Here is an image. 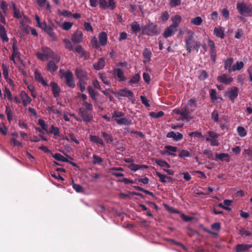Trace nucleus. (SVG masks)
<instances>
[{
	"mask_svg": "<svg viewBox=\"0 0 252 252\" xmlns=\"http://www.w3.org/2000/svg\"><path fill=\"white\" fill-rule=\"evenodd\" d=\"M75 75L78 79L77 85L79 87L81 92L86 90V86L87 85V81L89 80L88 73L82 68L77 67L75 71Z\"/></svg>",
	"mask_w": 252,
	"mask_h": 252,
	"instance_id": "1",
	"label": "nucleus"
},
{
	"mask_svg": "<svg viewBox=\"0 0 252 252\" xmlns=\"http://www.w3.org/2000/svg\"><path fill=\"white\" fill-rule=\"evenodd\" d=\"M42 53L37 52L36 56L37 58L42 61H45L49 58L53 59L57 63L60 62V57L56 54L50 48L47 47L41 48Z\"/></svg>",
	"mask_w": 252,
	"mask_h": 252,
	"instance_id": "2",
	"label": "nucleus"
},
{
	"mask_svg": "<svg viewBox=\"0 0 252 252\" xmlns=\"http://www.w3.org/2000/svg\"><path fill=\"white\" fill-rule=\"evenodd\" d=\"M142 34L149 36L157 35L160 33V29L157 24L150 23L142 27Z\"/></svg>",
	"mask_w": 252,
	"mask_h": 252,
	"instance_id": "3",
	"label": "nucleus"
},
{
	"mask_svg": "<svg viewBox=\"0 0 252 252\" xmlns=\"http://www.w3.org/2000/svg\"><path fill=\"white\" fill-rule=\"evenodd\" d=\"M185 43L186 49L189 53H191L192 49L198 52L201 46V43L196 41L192 34L189 35L186 38Z\"/></svg>",
	"mask_w": 252,
	"mask_h": 252,
	"instance_id": "4",
	"label": "nucleus"
},
{
	"mask_svg": "<svg viewBox=\"0 0 252 252\" xmlns=\"http://www.w3.org/2000/svg\"><path fill=\"white\" fill-rule=\"evenodd\" d=\"M236 8L239 13L245 17L252 16V5L248 4L245 2H238Z\"/></svg>",
	"mask_w": 252,
	"mask_h": 252,
	"instance_id": "5",
	"label": "nucleus"
},
{
	"mask_svg": "<svg viewBox=\"0 0 252 252\" xmlns=\"http://www.w3.org/2000/svg\"><path fill=\"white\" fill-rule=\"evenodd\" d=\"M112 93L118 99H120L121 97H126L130 100H132L134 98L133 92L126 88L121 89L117 92H113Z\"/></svg>",
	"mask_w": 252,
	"mask_h": 252,
	"instance_id": "6",
	"label": "nucleus"
},
{
	"mask_svg": "<svg viewBox=\"0 0 252 252\" xmlns=\"http://www.w3.org/2000/svg\"><path fill=\"white\" fill-rule=\"evenodd\" d=\"M62 76L65 79V83L66 86L71 88H74L75 83L72 72L70 70H67L64 72Z\"/></svg>",
	"mask_w": 252,
	"mask_h": 252,
	"instance_id": "7",
	"label": "nucleus"
},
{
	"mask_svg": "<svg viewBox=\"0 0 252 252\" xmlns=\"http://www.w3.org/2000/svg\"><path fill=\"white\" fill-rule=\"evenodd\" d=\"M239 90L236 87H232L227 89L225 95L228 97L232 103L238 95Z\"/></svg>",
	"mask_w": 252,
	"mask_h": 252,
	"instance_id": "8",
	"label": "nucleus"
},
{
	"mask_svg": "<svg viewBox=\"0 0 252 252\" xmlns=\"http://www.w3.org/2000/svg\"><path fill=\"white\" fill-rule=\"evenodd\" d=\"M83 33L79 30H77L72 35L71 40L74 44H79L82 42Z\"/></svg>",
	"mask_w": 252,
	"mask_h": 252,
	"instance_id": "9",
	"label": "nucleus"
},
{
	"mask_svg": "<svg viewBox=\"0 0 252 252\" xmlns=\"http://www.w3.org/2000/svg\"><path fill=\"white\" fill-rule=\"evenodd\" d=\"M42 28H41L45 32H46L49 36L53 38V40H56V36L53 31V27L50 25H48L45 21L43 22Z\"/></svg>",
	"mask_w": 252,
	"mask_h": 252,
	"instance_id": "10",
	"label": "nucleus"
},
{
	"mask_svg": "<svg viewBox=\"0 0 252 252\" xmlns=\"http://www.w3.org/2000/svg\"><path fill=\"white\" fill-rule=\"evenodd\" d=\"M88 111L81 108L79 110V115L82 117L83 120L86 122H90L93 119L92 114H90Z\"/></svg>",
	"mask_w": 252,
	"mask_h": 252,
	"instance_id": "11",
	"label": "nucleus"
},
{
	"mask_svg": "<svg viewBox=\"0 0 252 252\" xmlns=\"http://www.w3.org/2000/svg\"><path fill=\"white\" fill-rule=\"evenodd\" d=\"M177 29L175 28L172 26L170 25L167 27L164 30L163 33V36L165 38H167L173 35L177 32Z\"/></svg>",
	"mask_w": 252,
	"mask_h": 252,
	"instance_id": "12",
	"label": "nucleus"
},
{
	"mask_svg": "<svg viewBox=\"0 0 252 252\" xmlns=\"http://www.w3.org/2000/svg\"><path fill=\"white\" fill-rule=\"evenodd\" d=\"M218 81L226 85L229 84L233 81V78L226 74H223L217 77Z\"/></svg>",
	"mask_w": 252,
	"mask_h": 252,
	"instance_id": "13",
	"label": "nucleus"
},
{
	"mask_svg": "<svg viewBox=\"0 0 252 252\" xmlns=\"http://www.w3.org/2000/svg\"><path fill=\"white\" fill-rule=\"evenodd\" d=\"M20 97L22 100L23 105L27 106L32 102V98L24 91H21L20 94Z\"/></svg>",
	"mask_w": 252,
	"mask_h": 252,
	"instance_id": "14",
	"label": "nucleus"
},
{
	"mask_svg": "<svg viewBox=\"0 0 252 252\" xmlns=\"http://www.w3.org/2000/svg\"><path fill=\"white\" fill-rule=\"evenodd\" d=\"M252 248V245L250 244H238L235 248L236 252H247Z\"/></svg>",
	"mask_w": 252,
	"mask_h": 252,
	"instance_id": "15",
	"label": "nucleus"
},
{
	"mask_svg": "<svg viewBox=\"0 0 252 252\" xmlns=\"http://www.w3.org/2000/svg\"><path fill=\"white\" fill-rule=\"evenodd\" d=\"M166 137L167 138H172L175 141H179L181 140L183 138V135L180 133L177 132L175 133L174 131L169 132L167 135Z\"/></svg>",
	"mask_w": 252,
	"mask_h": 252,
	"instance_id": "16",
	"label": "nucleus"
},
{
	"mask_svg": "<svg viewBox=\"0 0 252 252\" xmlns=\"http://www.w3.org/2000/svg\"><path fill=\"white\" fill-rule=\"evenodd\" d=\"M50 86L51 87L52 93L54 97H58L59 96L60 93L61 92V89L58 84L54 82H51Z\"/></svg>",
	"mask_w": 252,
	"mask_h": 252,
	"instance_id": "17",
	"label": "nucleus"
},
{
	"mask_svg": "<svg viewBox=\"0 0 252 252\" xmlns=\"http://www.w3.org/2000/svg\"><path fill=\"white\" fill-rule=\"evenodd\" d=\"M165 152L164 154H165L169 156L173 157H176V154L174 153L178 150V148L176 147H174L170 145H166L164 147Z\"/></svg>",
	"mask_w": 252,
	"mask_h": 252,
	"instance_id": "18",
	"label": "nucleus"
},
{
	"mask_svg": "<svg viewBox=\"0 0 252 252\" xmlns=\"http://www.w3.org/2000/svg\"><path fill=\"white\" fill-rule=\"evenodd\" d=\"M105 65V60L104 58H99L97 62L93 64L94 69L96 70H99L103 69Z\"/></svg>",
	"mask_w": 252,
	"mask_h": 252,
	"instance_id": "19",
	"label": "nucleus"
},
{
	"mask_svg": "<svg viewBox=\"0 0 252 252\" xmlns=\"http://www.w3.org/2000/svg\"><path fill=\"white\" fill-rule=\"evenodd\" d=\"M73 51L79 54L80 57H84L85 59H87V53L84 50L81 45H78L75 48H74Z\"/></svg>",
	"mask_w": 252,
	"mask_h": 252,
	"instance_id": "20",
	"label": "nucleus"
},
{
	"mask_svg": "<svg viewBox=\"0 0 252 252\" xmlns=\"http://www.w3.org/2000/svg\"><path fill=\"white\" fill-rule=\"evenodd\" d=\"M0 38L3 42H8L9 41L5 29L1 24H0Z\"/></svg>",
	"mask_w": 252,
	"mask_h": 252,
	"instance_id": "21",
	"label": "nucleus"
},
{
	"mask_svg": "<svg viewBox=\"0 0 252 252\" xmlns=\"http://www.w3.org/2000/svg\"><path fill=\"white\" fill-rule=\"evenodd\" d=\"M56 62L53 61H50L47 63V69L51 73H54L56 72L58 69V66L56 64Z\"/></svg>",
	"mask_w": 252,
	"mask_h": 252,
	"instance_id": "22",
	"label": "nucleus"
},
{
	"mask_svg": "<svg viewBox=\"0 0 252 252\" xmlns=\"http://www.w3.org/2000/svg\"><path fill=\"white\" fill-rule=\"evenodd\" d=\"M98 40L101 46H105L107 41V35L106 33L104 32H101L98 35Z\"/></svg>",
	"mask_w": 252,
	"mask_h": 252,
	"instance_id": "23",
	"label": "nucleus"
},
{
	"mask_svg": "<svg viewBox=\"0 0 252 252\" xmlns=\"http://www.w3.org/2000/svg\"><path fill=\"white\" fill-rule=\"evenodd\" d=\"M34 78L36 81L41 83L44 86H46L48 85L47 82L43 78L41 73L39 72H38L37 70H36L34 71Z\"/></svg>",
	"mask_w": 252,
	"mask_h": 252,
	"instance_id": "24",
	"label": "nucleus"
},
{
	"mask_svg": "<svg viewBox=\"0 0 252 252\" xmlns=\"http://www.w3.org/2000/svg\"><path fill=\"white\" fill-rule=\"evenodd\" d=\"M180 115L182 116L180 120L182 121L186 120L187 121H189L191 117L190 116V113L189 111H188L186 108L182 109V111L180 113Z\"/></svg>",
	"mask_w": 252,
	"mask_h": 252,
	"instance_id": "25",
	"label": "nucleus"
},
{
	"mask_svg": "<svg viewBox=\"0 0 252 252\" xmlns=\"http://www.w3.org/2000/svg\"><path fill=\"white\" fill-rule=\"evenodd\" d=\"M182 20V17L179 15H176L171 18V21L172 24L170 25L175 28L177 29L180 24Z\"/></svg>",
	"mask_w": 252,
	"mask_h": 252,
	"instance_id": "26",
	"label": "nucleus"
},
{
	"mask_svg": "<svg viewBox=\"0 0 252 252\" xmlns=\"http://www.w3.org/2000/svg\"><path fill=\"white\" fill-rule=\"evenodd\" d=\"M113 74L117 76L120 82L124 81L126 80L123 71L119 68H115Z\"/></svg>",
	"mask_w": 252,
	"mask_h": 252,
	"instance_id": "27",
	"label": "nucleus"
},
{
	"mask_svg": "<svg viewBox=\"0 0 252 252\" xmlns=\"http://www.w3.org/2000/svg\"><path fill=\"white\" fill-rule=\"evenodd\" d=\"M128 167L132 171H136L137 170L139 169H147L149 167L148 166L146 165H139L135 164L134 163H132L131 164L128 166Z\"/></svg>",
	"mask_w": 252,
	"mask_h": 252,
	"instance_id": "28",
	"label": "nucleus"
},
{
	"mask_svg": "<svg viewBox=\"0 0 252 252\" xmlns=\"http://www.w3.org/2000/svg\"><path fill=\"white\" fill-rule=\"evenodd\" d=\"M90 140L92 142L99 144L101 146L104 147L105 146L103 140L100 138L98 136L95 135H91L90 136Z\"/></svg>",
	"mask_w": 252,
	"mask_h": 252,
	"instance_id": "29",
	"label": "nucleus"
},
{
	"mask_svg": "<svg viewBox=\"0 0 252 252\" xmlns=\"http://www.w3.org/2000/svg\"><path fill=\"white\" fill-rule=\"evenodd\" d=\"M216 158L221 161L225 160L226 162H229L230 160V156L226 153L216 154Z\"/></svg>",
	"mask_w": 252,
	"mask_h": 252,
	"instance_id": "30",
	"label": "nucleus"
},
{
	"mask_svg": "<svg viewBox=\"0 0 252 252\" xmlns=\"http://www.w3.org/2000/svg\"><path fill=\"white\" fill-rule=\"evenodd\" d=\"M244 66V63L242 62H237L235 64H234L231 68L229 69V72H231L236 70H241Z\"/></svg>",
	"mask_w": 252,
	"mask_h": 252,
	"instance_id": "31",
	"label": "nucleus"
},
{
	"mask_svg": "<svg viewBox=\"0 0 252 252\" xmlns=\"http://www.w3.org/2000/svg\"><path fill=\"white\" fill-rule=\"evenodd\" d=\"M214 34L218 37L220 38H224V31L221 28L216 27L214 30Z\"/></svg>",
	"mask_w": 252,
	"mask_h": 252,
	"instance_id": "32",
	"label": "nucleus"
},
{
	"mask_svg": "<svg viewBox=\"0 0 252 252\" xmlns=\"http://www.w3.org/2000/svg\"><path fill=\"white\" fill-rule=\"evenodd\" d=\"M140 79L141 77L140 74L139 73H136L131 77L128 83L129 84H138L139 82Z\"/></svg>",
	"mask_w": 252,
	"mask_h": 252,
	"instance_id": "33",
	"label": "nucleus"
},
{
	"mask_svg": "<svg viewBox=\"0 0 252 252\" xmlns=\"http://www.w3.org/2000/svg\"><path fill=\"white\" fill-rule=\"evenodd\" d=\"M101 136L105 139L106 143H111L113 142V138L111 134L107 133L104 131H101Z\"/></svg>",
	"mask_w": 252,
	"mask_h": 252,
	"instance_id": "34",
	"label": "nucleus"
},
{
	"mask_svg": "<svg viewBox=\"0 0 252 252\" xmlns=\"http://www.w3.org/2000/svg\"><path fill=\"white\" fill-rule=\"evenodd\" d=\"M132 32L136 34L141 30L140 25L137 22H134L130 24Z\"/></svg>",
	"mask_w": 252,
	"mask_h": 252,
	"instance_id": "35",
	"label": "nucleus"
},
{
	"mask_svg": "<svg viewBox=\"0 0 252 252\" xmlns=\"http://www.w3.org/2000/svg\"><path fill=\"white\" fill-rule=\"evenodd\" d=\"M116 121L119 125H124L126 126H129L131 124V121L128 120L126 118H122L119 119H116Z\"/></svg>",
	"mask_w": 252,
	"mask_h": 252,
	"instance_id": "36",
	"label": "nucleus"
},
{
	"mask_svg": "<svg viewBox=\"0 0 252 252\" xmlns=\"http://www.w3.org/2000/svg\"><path fill=\"white\" fill-rule=\"evenodd\" d=\"M233 59L232 58H227L226 60H225L224 62V69L229 71V69L232 67L231 65L233 63Z\"/></svg>",
	"mask_w": 252,
	"mask_h": 252,
	"instance_id": "37",
	"label": "nucleus"
},
{
	"mask_svg": "<svg viewBox=\"0 0 252 252\" xmlns=\"http://www.w3.org/2000/svg\"><path fill=\"white\" fill-rule=\"evenodd\" d=\"M156 163L160 167H166L167 168H170V165L165 160L161 159H156L155 160Z\"/></svg>",
	"mask_w": 252,
	"mask_h": 252,
	"instance_id": "38",
	"label": "nucleus"
},
{
	"mask_svg": "<svg viewBox=\"0 0 252 252\" xmlns=\"http://www.w3.org/2000/svg\"><path fill=\"white\" fill-rule=\"evenodd\" d=\"M5 114L7 115V120L10 122L13 120V117L11 109L8 105L6 106Z\"/></svg>",
	"mask_w": 252,
	"mask_h": 252,
	"instance_id": "39",
	"label": "nucleus"
},
{
	"mask_svg": "<svg viewBox=\"0 0 252 252\" xmlns=\"http://www.w3.org/2000/svg\"><path fill=\"white\" fill-rule=\"evenodd\" d=\"M53 157L59 161L69 162V160L60 153H56L52 155Z\"/></svg>",
	"mask_w": 252,
	"mask_h": 252,
	"instance_id": "40",
	"label": "nucleus"
},
{
	"mask_svg": "<svg viewBox=\"0 0 252 252\" xmlns=\"http://www.w3.org/2000/svg\"><path fill=\"white\" fill-rule=\"evenodd\" d=\"M48 133H53L55 136L60 135V130L58 127L55 126L54 125H52L50 130L47 132Z\"/></svg>",
	"mask_w": 252,
	"mask_h": 252,
	"instance_id": "41",
	"label": "nucleus"
},
{
	"mask_svg": "<svg viewBox=\"0 0 252 252\" xmlns=\"http://www.w3.org/2000/svg\"><path fill=\"white\" fill-rule=\"evenodd\" d=\"M63 42L65 44V47L69 51H73L74 47L72 44L71 42L67 38H64Z\"/></svg>",
	"mask_w": 252,
	"mask_h": 252,
	"instance_id": "42",
	"label": "nucleus"
},
{
	"mask_svg": "<svg viewBox=\"0 0 252 252\" xmlns=\"http://www.w3.org/2000/svg\"><path fill=\"white\" fill-rule=\"evenodd\" d=\"M98 75L99 76V78L104 84L108 86H111V83L110 81L107 80V78L105 73H99Z\"/></svg>",
	"mask_w": 252,
	"mask_h": 252,
	"instance_id": "43",
	"label": "nucleus"
},
{
	"mask_svg": "<svg viewBox=\"0 0 252 252\" xmlns=\"http://www.w3.org/2000/svg\"><path fill=\"white\" fill-rule=\"evenodd\" d=\"M169 18V14L167 11H164L161 12V15L159 18V19L162 22L164 23L166 22Z\"/></svg>",
	"mask_w": 252,
	"mask_h": 252,
	"instance_id": "44",
	"label": "nucleus"
},
{
	"mask_svg": "<svg viewBox=\"0 0 252 252\" xmlns=\"http://www.w3.org/2000/svg\"><path fill=\"white\" fill-rule=\"evenodd\" d=\"M164 112L162 111H159L158 112H151L149 113V115L151 117L156 118V119H158V118L162 117L164 115Z\"/></svg>",
	"mask_w": 252,
	"mask_h": 252,
	"instance_id": "45",
	"label": "nucleus"
},
{
	"mask_svg": "<svg viewBox=\"0 0 252 252\" xmlns=\"http://www.w3.org/2000/svg\"><path fill=\"white\" fill-rule=\"evenodd\" d=\"M208 76V74L204 70H200L198 71V78L200 80H205Z\"/></svg>",
	"mask_w": 252,
	"mask_h": 252,
	"instance_id": "46",
	"label": "nucleus"
},
{
	"mask_svg": "<svg viewBox=\"0 0 252 252\" xmlns=\"http://www.w3.org/2000/svg\"><path fill=\"white\" fill-rule=\"evenodd\" d=\"M178 156L181 158H185L187 157H191V155L188 151L182 150L180 152Z\"/></svg>",
	"mask_w": 252,
	"mask_h": 252,
	"instance_id": "47",
	"label": "nucleus"
},
{
	"mask_svg": "<svg viewBox=\"0 0 252 252\" xmlns=\"http://www.w3.org/2000/svg\"><path fill=\"white\" fill-rule=\"evenodd\" d=\"M237 130L240 136L243 137L246 136L247 131L244 127L239 126L237 127Z\"/></svg>",
	"mask_w": 252,
	"mask_h": 252,
	"instance_id": "48",
	"label": "nucleus"
},
{
	"mask_svg": "<svg viewBox=\"0 0 252 252\" xmlns=\"http://www.w3.org/2000/svg\"><path fill=\"white\" fill-rule=\"evenodd\" d=\"M209 94L210 98L212 102L217 99V94L215 89H211L209 91Z\"/></svg>",
	"mask_w": 252,
	"mask_h": 252,
	"instance_id": "49",
	"label": "nucleus"
},
{
	"mask_svg": "<svg viewBox=\"0 0 252 252\" xmlns=\"http://www.w3.org/2000/svg\"><path fill=\"white\" fill-rule=\"evenodd\" d=\"M202 21V18L199 16H197L191 19V23L196 26H200Z\"/></svg>",
	"mask_w": 252,
	"mask_h": 252,
	"instance_id": "50",
	"label": "nucleus"
},
{
	"mask_svg": "<svg viewBox=\"0 0 252 252\" xmlns=\"http://www.w3.org/2000/svg\"><path fill=\"white\" fill-rule=\"evenodd\" d=\"M93 163L94 164H100L103 162V159L96 155H93Z\"/></svg>",
	"mask_w": 252,
	"mask_h": 252,
	"instance_id": "51",
	"label": "nucleus"
},
{
	"mask_svg": "<svg viewBox=\"0 0 252 252\" xmlns=\"http://www.w3.org/2000/svg\"><path fill=\"white\" fill-rule=\"evenodd\" d=\"M4 96L5 97H7V99L10 101H11L13 99L12 95L10 90L6 86L4 88Z\"/></svg>",
	"mask_w": 252,
	"mask_h": 252,
	"instance_id": "52",
	"label": "nucleus"
},
{
	"mask_svg": "<svg viewBox=\"0 0 252 252\" xmlns=\"http://www.w3.org/2000/svg\"><path fill=\"white\" fill-rule=\"evenodd\" d=\"M221 14L222 16L226 20H228L229 19V11L226 8H223L221 11Z\"/></svg>",
	"mask_w": 252,
	"mask_h": 252,
	"instance_id": "53",
	"label": "nucleus"
},
{
	"mask_svg": "<svg viewBox=\"0 0 252 252\" xmlns=\"http://www.w3.org/2000/svg\"><path fill=\"white\" fill-rule=\"evenodd\" d=\"M72 183L73 188L76 191V192H83L84 191V189L81 185L74 183L73 180H72Z\"/></svg>",
	"mask_w": 252,
	"mask_h": 252,
	"instance_id": "54",
	"label": "nucleus"
},
{
	"mask_svg": "<svg viewBox=\"0 0 252 252\" xmlns=\"http://www.w3.org/2000/svg\"><path fill=\"white\" fill-rule=\"evenodd\" d=\"M82 105L85 108L84 110L87 111H92L93 110V106L90 102L84 101L83 102Z\"/></svg>",
	"mask_w": 252,
	"mask_h": 252,
	"instance_id": "55",
	"label": "nucleus"
},
{
	"mask_svg": "<svg viewBox=\"0 0 252 252\" xmlns=\"http://www.w3.org/2000/svg\"><path fill=\"white\" fill-rule=\"evenodd\" d=\"M38 125H39L41 127L42 129L45 131H46V132H47L48 131V126L46 124L45 121L42 120V119H39L38 120Z\"/></svg>",
	"mask_w": 252,
	"mask_h": 252,
	"instance_id": "56",
	"label": "nucleus"
},
{
	"mask_svg": "<svg viewBox=\"0 0 252 252\" xmlns=\"http://www.w3.org/2000/svg\"><path fill=\"white\" fill-rule=\"evenodd\" d=\"M2 69L3 71V77L5 79H7L8 77V67L5 65L4 64H2Z\"/></svg>",
	"mask_w": 252,
	"mask_h": 252,
	"instance_id": "57",
	"label": "nucleus"
},
{
	"mask_svg": "<svg viewBox=\"0 0 252 252\" xmlns=\"http://www.w3.org/2000/svg\"><path fill=\"white\" fill-rule=\"evenodd\" d=\"M7 4L6 3V1L4 0H2L0 3V8L2 10V12L4 14H6L7 13Z\"/></svg>",
	"mask_w": 252,
	"mask_h": 252,
	"instance_id": "58",
	"label": "nucleus"
},
{
	"mask_svg": "<svg viewBox=\"0 0 252 252\" xmlns=\"http://www.w3.org/2000/svg\"><path fill=\"white\" fill-rule=\"evenodd\" d=\"M206 140L207 141H210V144L212 146H219V143L218 142V140H217V138L210 139L209 137H206Z\"/></svg>",
	"mask_w": 252,
	"mask_h": 252,
	"instance_id": "59",
	"label": "nucleus"
},
{
	"mask_svg": "<svg viewBox=\"0 0 252 252\" xmlns=\"http://www.w3.org/2000/svg\"><path fill=\"white\" fill-rule=\"evenodd\" d=\"M73 25V24L69 22H64L62 25V28L65 30V31H68L70 30L72 26Z\"/></svg>",
	"mask_w": 252,
	"mask_h": 252,
	"instance_id": "60",
	"label": "nucleus"
},
{
	"mask_svg": "<svg viewBox=\"0 0 252 252\" xmlns=\"http://www.w3.org/2000/svg\"><path fill=\"white\" fill-rule=\"evenodd\" d=\"M58 12L59 14H60L64 17H68L71 16L72 15V13L70 11L66 10H64L62 12L61 10H58Z\"/></svg>",
	"mask_w": 252,
	"mask_h": 252,
	"instance_id": "61",
	"label": "nucleus"
},
{
	"mask_svg": "<svg viewBox=\"0 0 252 252\" xmlns=\"http://www.w3.org/2000/svg\"><path fill=\"white\" fill-rule=\"evenodd\" d=\"M100 7L103 9L108 8L107 2L106 0H98Z\"/></svg>",
	"mask_w": 252,
	"mask_h": 252,
	"instance_id": "62",
	"label": "nucleus"
},
{
	"mask_svg": "<svg viewBox=\"0 0 252 252\" xmlns=\"http://www.w3.org/2000/svg\"><path fill=\"white\" fill-rule=\"evenodd\" d=\"M23 13H22L19 9L17 8L13 11V16L17 19H20L22 17Z\"/></svg>",
	"mask_w": 252,
	"mask_h": 252,
	"instance_id": "63",
	"label": "nucleus"
},
{
	"mask_svg": "<svg viewBox=\"0 0 252 252\" xmlns=\"http://www.w3.org/2000/svg\"><path fill=\"white\" fill-rule=\"evenodd\" d=\"M243 154L247 155L250 157V159L249 160H251L252 159V148L245 149Z\"/></svg>",
	"mask_w": 252,
	"mask_h": 252,
	"instance_id": "64",
	"label": "nucleus"
}]
</instances>
